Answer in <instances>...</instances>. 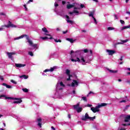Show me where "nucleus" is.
<instances>
[{
  "mask_svg": "<svg viewBox=\"0 0 130 130\" xmlns=\"http://www.w3.org/2000/svg\"><path fill=\"white\" fill-rule=\"evenodd\" d=\"M89 17H92V18H94V15H93V12L90 13L89 14Z\"/></svg>",
  "mask_w": 130,
  "mask_h": 130,
  "instance_id": "nucleus-33",
  "label": "nucleus"
},
{
  "mask_svg": "<svg viewBox=\"0 0 130 130\" xmlns=\"http://www.w3.org/2000/svg\"><path fill=\"white\" fill-rule=\"evenodd\" d=\"M127 83H128V84H130V80H127Z\"/></svg>",
  "mask_w": 130,
  "mask_h": 130,
  "instance_id": "nucleus-63",
  "label": "nucleus"
},
{
  "mask_svg": "<svg viewBox=\"0 0 130 130\" xmlns=\"http://www.w3.org/2000/svg\"><path fill=\"white\" fill-rule=\"evenodd\" d=\"M84 101V102H87L88 100H87V98L86 96H83L82 98L81 101Z\"/></svg>",
  "mask_w": 130,
  "mask_h": 130,
  "instance_id": "nucleus-25",
  "label": "nucleus"
},
{
  "mask_svg": "<svg viewBox=\"0 0 130 130\" xmlns=\"http://www.w3.org/2000/svg\"><path fill=\"white\" fill-rule=\"evenodd\" d=\"M11 83H13V84H15V85L17 84V82L15 81L14 80H11Z\"/></svg>",
  "mask_w": 130,
  "mask_h": 130,
  "instance_id": "nucleus-38",
  "label": "nucleus"
},
{
  "mask_svg": "<svg viewBox=\"0 0 130 130\" xmlns=\"http://www.w3.org/2000/svg\"><path fill=\"white\" fill-rule=\"evenodd\" d=\"M78 86L79 85V82L77 81L76 80H73V82L71 83L72 87H75V85Z\"/></svg>",
  "mask_w": 130,
  "mask_h": 130,
  "instance_id": "nucleus-9",
  "label": "nucleus"
},
{
  "mask_svg": "<svg viewBox=\"0 0 130 130\" xmlns=\"http://www.w3.org/2000/svg\"><path fill=\"white\" fill-rule=\"evenodd\" d=\"M66 73V74L67 75V76H72V75L70 74L71 73V71H70V70L67 69Z\"/></svg>",
  "mask_w": 130,
  "mask_h": 130,
  "instance_id": "nucleus-23",
  "label": "nucleus"
},
{
  "mask_svg": "<svg viewBox=\"0 0 130 130\" xmlns=\"http://www.w3.org/2000/svg\"><path fill=\"white\" fill-rule=\"evenodd\" d=\"M69 78L67 79V81H71V77H73V75H69Z\"/></svg>",
  "mask_w": 130,
  "mask_h": 130,
  "instance_id": "nucleus-32",
  "label": "nucleus"
},
{
  "mask_svg": "<svg viewBox=\"0 0 130 130\" xmlns=\"http://www.w3.org/2000/svg\"><path fill=\"white\" fill-rule=\"evenodd\" d=\"M93 20L94 21V23L95 24H97V20H96V18H95V17H93Z\"/></svg>",
  "mask_w": 130,
  "mask_h": 130,
  "instance_id": "nucleus-49",
  "label": "nucleus"
},
{
  "mask_svg": "<svg viewBox=\"0 0 130 130\" xmlns=\"http://www.w3.org/2000/svg\"><path fill=\"white\" fill-rule=\"evenodd\" d=\"M22 90L23 91V92H24L25 93H28V92L29 91V90H28V89L27 88H23Z\"/></svg>",
  "mask_w": 130,
  "mask_h": 130,
  "instance_id": "nucleus-27",
  "label": "nucleus"
},
{
  "mask_svg": "<svg viewBox=\"0 0 130 130\" xmlns=\"http://www.w3.org/2000/svg\"><path fill=\"white\" fill-rule=\"evenodd\" d=\"M29 55H30V56H34V54H33V52L29 51L28 52Z\"/></svg>",
  "mask_w": 130,
  "mask_h": 130,
  "instance_id": "nucleus-31",
  "label": "nucleus"
},
{
  "mask_svg": "<svg viewBox=\"0 0 130 130\" xmlns=\"http://www.w3.org/2000/svg\"><path fill=\"white\" fill-rule=\"evenodd\" d=\"M69 30H67L66 31H63L62 33L63 34H67V32H68Z\"/></svg>",
  "mask_w": 130,
  "mask_h": 130,
  "instance_id": "nucleus-51",
  "label": "nucleus"
},
{
  "mask_svg": "<svg viewBox=\"0 0 130 130\" xmlns=\"http://www.w3.org/2000/svg\"><path fill=\"white\" fill-rule=\"evenodd\" d=\"M6 88H7L8 89H11L12 88V86L7 85Z\"/></svg>",
  "mask_w": 130,
  "mask_h": 130,
  "instance_id": "nucleus-42",
  "label": "nucleus"
},
{
  "mask_svg": "<svg viewBox=\"0 0 130 130\" xmlns=\"http://www.w3.org/2000/svg\"><path fill=\"white\" fill-rule=\"evenodd\" d=\"M67 23H70V24H73V23H74V21H73L72 20L67 19Z\"/></svg>",
  "mask_w": 130,
  "mask_h": 130,
  "instance_id": "nucleus-30",
  "label": "nucleus"
},
{
  "mask_svg": "<svg viewBox=\"0 0 130 130\" xmlns=\"http://www.w3.org/2000/svg\"><path fill=\"white\" fill-rule=\"evenodd\" d=\"M54 40L55 42H56V43H57V42H61V40H57L56 39H54Z\"/></svg>",
  "mask_w": 130,
  "mask_h": 130,
  "instance_id": "nucleus-37",
  "label": "nucleus"
},
{
  "mask_svg": "<svg viewBox=\"0 0 130 130\" xmlns=\"http://www.w3.org/2000/svg\"><path fill=\"white\" fill-rule=\"evenodd\" d=\"M74 52L73 50H71L70 54H72V53H74Z\"/></svg>",
  "mask_w": 130,
  "mask_h": 130,
  "instance_id": "nucleus-61",
  "label": "nucleus"
},
{
  "mask_svg": "<svg viewBox=\"0 0 130 130\" xmlns=\"http://www.w3.org/2000/svg\"><path fill=\"white\" fill-rule=\"evenodd\" d=\"M114 17L115 18V20H117V19H118V18H117V15H116V14H114Z\"/></svg>",
  "mask_w": 130,
  "mask_h": 130,
  "instance_id": "nucleus-44",
  "label": "nucleus"
},
{
  "mask_svg": "<svg viewBox=\"0 0 130 130\" xmlns=\"http://www.w3.org/2000/svg\"><path fill=\"white\" fill-rule=\"evenodd\" d=\"M107 105V104L106 103H102L101 104L98 105L99 107L101 108V107H103L104 106H106Z\"/></svg>",
  "mask_w": 130,
  "mask_h": 130,
  "instance_id": "nucleus-19",
  "label": "nucleus"
},
{
  "mask_svg": "<svg viewBox=\"0 0 130 130\" xmlns=\"http://www.w3.org/2000/svg\"><path fill=\"white\" fill-rule=\"evenodd\" d=\"M60 85L61 86V87H65L66 85H64V84H63V82H60Z\"/></svg>",
  "mask_w": 130,
  "mask_h": 130,
  "instance_id": "nucleus-34",
  "label": "nucleus"
},
{
  "mask_svg": "<svg viewBox=\"0 0 130 130\" xmlns=\"http://www.w3.org/2000/svg\"><path fill=\"white\" fill-rule=\"evenodd\" d=\"M79 106H80V102H78L76 105H73L74 109H76V111L78 113H80V112L83 111V108L79 107Z\"/></svg>",
  "mask_w": 130,
  "mask_h": 130,
  "instance_id": "nucleus-2",
  "label": "nucleus"
},
{
  "mask_svg": "<svg viewBox=\"0 0 130 130\" xmlns=\"http://www.w3.org/2000/svg\"><path fill=\"white\" fill-rule=\"evenodd\" d=\"M81 32H84V33H86V32H87V31H86L85 30H82Z\"/></svg>",
  "mask_w": 130,
  "mask_h": 130,
  "instance_id": "nucleus-62",
  "label": "nucleus"
},
{
  "mask_svg": "<svg viewBox=\"0 0 130 130\" xmlns=\"http://www.w3.org/2000/svg\"><path fill=\"white\" fill-rule=\"evenodd\" d=\"M15 67L16 68H23L26 67V64L15 63Z\"/></svg>",
  "mask_w": 130,
  "mask_h": 130,
  "instance_id": "nucleus-13",
  "label": "nucleus"
},
{
  "mask_svg": "<svg viewBox=\"0 0 130 130\" xmlns=\"http://www.w3.org/2000/svg\"><path fill=\"white\" fill-rule=\"evenodd\" d=\"M122 125L123 126H127V125H130V123H127V124H126V123L122 124Z\"/></svg>",
  "mask_w": 130,
  "mask_h": 130,
  "instance_id": "nucleus-40",
  "label": "nucleus"
},
{
  "mask_svg": "<svg viewBox=\"0 0 130 130\" xmlns=\"http://www.w3.org/2000/svg\"><path fill=\"white\" fill-rule=\"evenodd\" d=\"M0 80H2V81H4V77H3V76H0Z\"/></svg>",
  "mask_w": 130,
  "mask_h": 130,
  "instance_id": "nucleus-54",
  "label": "nucleus"
},
{
  "mask_svg": "<svg viewBox=\"0 0 130 130\" xmlns=\"http://www.w3.org/2000/svg\"><path fill=\"white\" fill-rule=\"evenodd\" d=\"M7 54L8 57L9 58H10V59H13V55H15V54H16V53L15 52H8L7 53Z\"/></svg>",
  "mask_w": 130,
  "mask_h": 130,
  "instance_id": "nucleus-7",
  "label": "nucleus"
},
{
  "mask_svg": "<svg viewBox=\"0 0 130 130\" xmlns=\"http://www.w3.org/2000/svg\"><path fill=\"white\" fill-rule=\"evenodd\" d=\"M83 51L84 53H87V52H88L89 50L87 49H85L83 50Z\"/></svg>",
  "mask_w": 130,
  "mask_h": 130,
  "instance_id": "nucleus-36",
  "label": "nucleus"
},
{
  "mask_svg": "<svg viewBox=\"0 0 130 130\" xmlns=\"http://www.w3.org/2000/svg\"><path fill=\"white\" fill-rule=\"evenodd\" d=\"M108 70L109 71V72H110V73H112L113 74H115L116 73H117V70H111L110 69H108Z\"/></svg>",
  "mask_w": 130,
  "mask_h": 130,
  "instance_id": "nucleus-24",
  "label": "nucleus"
},
{
  "mask_svg": "<svg viewBox=\"0 0 130 130\" xmlns=\"http://www.w3.org/2000/svg\"><path fill=\"white\" fill-rule=\"evenodd\" d=\"M87 107H92V105L87 104Z\"/></svg>",
  "mask_w": 130,
  "mask_h": 130,
  "instance_id": "nucleus-56",
  "label": "nucleus"
},
{
  "mask_svg": "<svg viewBox=\"0 0 130 130\" xmlns=\"http://www.w3.org/2000/svg\"><path fill=\"white\" fill-rule=\"evenodd\" d=\"M74 13L75 14H79V11H77V10H74L73 11V12H69V14L70 15H73V14H74Z\"/></svg>",
  "mask_w": 130,
  "mask_h": 130,
  "instance_id": "nucleus-21",
  "label": "nucleus"
},
{
  "mask_svg": "<svg viewBox=\"0 0 130 130\" xmlns=\"http://www.w3.org/2000/svg\"><path fill=\"white\" fill-rule=\"evenodd\" d=\"M125 102H126V101L124 100H122V101H120V103H125Z\"/></svg>",
  "mask_w": 130,
  "mask_h": 130,
  "instance_id": "nucleus-43",
  "label": "nucleus"
},
{
  "mask_svg": "<svg viewBox=\"0 0 130 130\" xmlns=\"http://www.w3.org/2000/svg\"><path fill=\"white\" fill-rule=\"evenodd\" d=\"M71 61H75V62H77L78 61V62H81V60L80 59V58L77 57L76 59H75L74 58L71 59Z\"/></svg>",
  "mask_w": 130,
  "mask_h": 130,
  "instance_id": "nucleus-16",
  "label": "nucleus"
},
{
  "mask_svg": "<svg viewBox=\"0 0 130 130\" xmlns=\"http://www.w3.org/2000/svg\"><path fill=\"white\" fill-rule=\"evenodd\" d=\"M2 85H3V86H5V87H7L8 84H7L6 83H3Z\"/></svg>",
  "mask_w": 130,
  "mask_h": 130,
  "instance_id": "nucleus-57",
  "label": "nucleus"
},
{
  "mask_svg": "<svg viewBox=\"0 0 130 130\" xmlns=\"http://www.w3.org/2000/svg\"><path fill=\"white\" fill-rule=\"evenodd\" d=\"M25 37H26V40H27V42H28L30 46H32V47H35V48H37V46H38V45L33 44V42L30 40V37L28 36V35H27V36H25Z\"/></svg>",
  "mask_w": 130,
  "mask_h": 130,
  "instance_id": "nucleus-3",
  "label": "nucleus"
},
{
  "mask_svg": "<svg viewBox=\"0 0 130 130\" xmlns=\"http://www.w3.org/2000/svg\"><path fill=\"white\" fill-rule=\"evenodd\" d=\"M42 30L43 32H45V33H48V30H47L46 27L43 28Z\"/></svg>",
  "mask_w": 130,
  "mask_h": 130,
  "instance_id": "nucleus-26",
  "label": "nucleus"
},
{
  "mask_svg": "<svg viewBox=\"0 0 130 130\" xmlns=\"http://www.w3.org/2000/svg\"><path fill=\"white\" fill-rule=\"evenodd\" d=\"M23 7H24V8L25 9V11H28V8H27V7H26V5L24 4L23 5Z\"/></svg>",
  "mask_w": 130,
  "mask_h": 130,
  "instance_id": "nucleus-45",
  "label": "nucleus"
},
{
  "mask_svg": "<svg viewBox=\"0 0 130 130\" xmlns=\"http://www.w3.org/2000/svg\"><path fill=\"white\" fill-rule=\"evenodd\" d=\"M66 40H67V41H69V42L71 43L72 44L74 43V42L76 41V40H74L72 38H67Z\"/></svg>",
  "mask_w": 130,
  "mask_h": 130,
  "instance_id": "nucleus-18",
  "label": "nucleus"
},
{
  "mask_svg": "<svg viewBox=\"0 0 130 130\" xmlns=\"http://www.w3.org/2000/svg\"><path fill=\"white\" fill-rule=\"evenodd\" d=\"M66 18L68 19V20H70V16L68 15H66Z\"/></svg>",
  "mask_w": 130,
  "mask_h": 130,
  "instance_id": "nucleus-55",
  "label": "nucleus"
},
{
  "mask_svg": "<svg viewBox=\"0 0 130 130\" xmlns=\"http://www.w3.org/2000/svg\"><path fill=\"white\" fill-rule=\"evenodd\" d=\"M26 36H27V35H23L19 37L15 38L14 39V40H18V39H21L22 38H24V37H26Z\"/></svg>",
  "mask_w": 130,
  "mask_h": 130,
  "instance_id": "nucleus-15",
  "label": "nucleus"
},
{
  "mask_svg": "<svg viewBox=\"0 0 130 130\" xmlns=\"http://www.w3.org/2000/svg\"><path fill=\"white\" fill-rule=\"evenodd\" d=\"M37 121H38L39 122L41 123L42 121V119H41V118H38L37 119Z\"/></svg>",
  "mask_w": 130,
  "mask_h": 130,
  "instance_id": "nucleus-35",
  "label": "nucleus"
},
{
  "mask_svg": "<svg viewBox=\"0 0 130 130\" xmlns=\"http://www.w3.org/2000/svg\"><path fill=\"white\" fill-rule=\"evenodd\" d=\"M80 8L78 7H74V10L76 11V10H79Z\"/></svg>",
  "mask_w": 130,
  "mask_h": 130,
  "instance_id": "nucleus-58",
  "label": "nucleus"
},
{
  "mask_svg": "<svg viewBox=\"0 0 130 130\" xmlns=\"http://www.w3.org/2000/svg\"><path fill=\"white\" fill-rule=\"evenodd\" d=\"M119 130H125V128H121V129H120Z\"/></svg>",
  "mask_w": 130,
  "mask_h": 130,
  "instance_id": "nucleus-64",
  "label": "nucleus"
},
{
  "mask_svg": "<svg viewBox=\"0 0 130 130\" xmlns=\"http://www.w3.org/2000/svg\"><path fill=\"white\" fill-rule=\"evenodd\" d=\"M127 41H128V40H121V42H118L117 44H115L114 45V47H116V45H118V44H123V43H126V42H127Z\"/></svg>",
  "mask_w": 130,
  "mask_h": 130,
  "instance_id": "nucleus-10",
  "label": "nucleus"
},
{
  "mask_svg": "<svg viewBox=\"0 0 130 130\" xmlns=\"http://www.w3.org/2000/svg\"><path fill=\"white\" fill-rule=\"evenodd\" d=\"M120 22L121 24H124V23H125L124 21H123L122 20H120Z\"/></svg>",
  "mask_w": 130,
  "mask_h": 130,
  "instance_id": "nucleus-46",
  "label": "nucleus"
},
{
  "mask_svg": "<svg viewBox=\"0 0 130 130\" xmlns=\"http://www.w3.org/2000/svg\"><path fill=\"white\" fill-rule=\"evenodd\" d=\"M6 99H7L8 100H17L13 102L14 104H19L20 103H22V102H23V101L21 99L17 98L9 97L6 98Z\"/></svg>",
  "mask_w": 130,
  "mask_h": 130,
  "instance_id": "nucleus-1",
  "label": "nucleus"
},
{
  "mask_svg": "<svg viewBox=\"0 0 130 130\" xmlns=\"http://www.w3.org/2000/svg\"><path fill=\"white\" fill-rule=\"evenodd\" d=\"M123 58V56H121L120 58L119 59L120 60L122 61Z\"/></svg>",
  "mask_w": 130,
  "mask_h": 130,
  "instance_id": "nucleus-59",
  "label": "nucleus"
},
{
  "mask_svg": "<svg viewBox=\"0 0 130 130\" xmlns=\"http://www.w3.org/2000/svg\"><path fill=\"white\" fill-rule=\"evenodd\" d=\"M80 7L81 8V9H83V8H85V5H84L83 4H81Z\"/></svg>",
  "mask_w": 130,
  "mask_h": 130,
  "instance_id": "nucleus-47",
  "label": "nucleus"
},
{
  "mask_svg": "<svg viewBox=\"0 0 130 130\" xmlns=\"http://www.w3.org/2000/svg\"><path fill=\"white\" fill-rule=\"evenodd\" d=\"M72 8H75V3H73V4H68L67 5V8L68 10H70L72 9Z\"/></svg>",
  "mask_w": 130,
  "mask_h": 130,
  "instance_id": "nucleus-11",
  "label": "nucleus"
},
{
  "mask_svg": "<svg viewBox=\"0 0 130 130\" xmlns=\"http://www.w3.org/2000/svg\"><path fill=\"white\" fill-rule=\"evenodd\" d=\"M65 4H67V2L66 1H62V5H64Z\"/></svg>",
  "mask_w": 130,
  "mask_h": 130,
  "instance_id": "nucleus-53",
  "label": "nucleus"
},
{
  "mask_svg": "<svg viewBox=\"0 0 130 130\" xmlns=\"http://www.w3.org/2000/svg\"><path fill=\"white\" fill-rule=\"evenodd\" d=\"M2 97H4L5 99H8L7 98H9V97H7L6 95H0V98H2Z\"/></svg>",
  "mask_w": 130,
  "mask_h": 130,
  "instance_id": "nucleus-29",
  "label": "nucleus"
},
{
  "mask_svg": "<svg viewBox=\"0 0 130 130\" xmlns=\"http://www.w3.org/2000/svg\"><path fill=\"white\" fill-rule=\"evenodd\" d=\"M1 16H6V14L3 12L0 13Z\"/></svg>",
  "mask_w": 130,
  "mask_h": 130,
  "instance_id": "nucleus-52",
  "label": "nucleus"
},
{
  "mask_svg": "<svg viewBox=\"0 0 130 130\" xmlns=\"http://www.w3.org/2000/svg\"><path fill=\"white\" fill-rule=\"evenodd\" d=\"M54 6H55L56 8H57V7L58 6V4L57 3H54Z\"/></svg>",
  "mask_w": 130,
  "mask_h": 130,
  "instance_id": "nucleus-50",
  "label": "nucleus"
},
{
  "mask_svg": "<svg viewBox=\"0 0 130 130\" xmlns=\"http://www.w3.org/2000/svg\"><path fill=\"white\" fill-rule=\"evenodd\" d=\"M45 35H46V36H50V38H48L47 37H42L41 38L42 39H43V40H46V39H50V40L53 39V38L51 37V35L47 34H45Z\"/></svg>",
  "mask_w": 130,
  "mask_h": 130,
  "instance_id": "nucleus-8",
  "label": "nucleus"
},
{
  "mask_svg": "<svg viewBox=\"0 0 130 130\" xmlns=\"http://www.w3.org/2000/svg\"><path fill=\"white\" fill-rule=\"evenodd\" d=\"M51 128H52V129H53V130H55V128H54V127H53V126H51Z\"/></svg>",
  "mask_w": 130,
  "mask_h": 130,
  "instance_id": "nucleus-60",
  "label": "nucleus"
},
{
  "mask_svg": "<svg viewBox=\"0 0 130 130\" xmlns=\"http://www.w3.org/2000/svg\"><path fill=\"white\" fill-rule=\"evenodd\" d=\"M19 78H20L21 79H22V78H23L24 79H25V80H26L28 78V76L23 75L19 76Z\"/></svg>",
  "mask_w": 130,
  "mask_h": 130,
  "instance_id": "nucleus-20",
  "label": "nucleus"
},
{
  "mask_svg": "<svg viewBox=\"0 0 130 130\" xmlns=\"http://www.w3.org/2000/svg\"><path fill=\"white\" fill-rule=\"evenodd\" d=\"M108 30H109V31H111V30H114V28H113V27H108Z\"/></svg>",
  "mask_w": 130,
  "mask_h": 130,
  "instance_id": "nucleus-28",
  "label": "nucleus"
},
{
  "mask_svg": "<svg viewBox=\"0 0 130 130\" xmlns=\"http://www.w3.org/2000/svg\"><path fill=\"white\" fill-rule=\"evenodd\" d=\"M129 107V105H127L125 107V110H127V109Z\"/></svg>",
  "mask_w": 130,
  "mask_h": 130,
  "instance_id": "nucleus-48",
  "label": "nucleus"
},
{
  "mask_svg": "<svg viewBox=\"0 0 130 130\" xmlns=\"http://www.w3.org/2000/svg\"><path fill=\"white\" fill-rule=\"evenodd\" d=\"M99 108H100L99 107V106H96L95 108L94 107H91L90 108L91 110L92 111V112H93V113H96V112H99L100 110Z\"/></svg>",
  "mask_w": 130,
  "mask_h": 130,
  "instance_id": "nucleus-6",
  "label": "nucleus"
},
{
  "mask_svg": "<svg viewBox=\"0 0 130 130\" xmlns=\"http://www.w3.org/2000/svg\"><path fill=\"white\" fill-rule=\"evenodd\" d=\"M2 27H6V28H10V27H11V28H17V25L12 23V22H11V21H9L8 25H3Z\"/></svg>",
  "mask_w": 130,
  "mask_h": 130,
  "instance_id": "nucleus-5",
  "label": "nucleus"
},
{
  "mask_svg": "<svg viewBox=\"0 0 130 130\" xmlns=\"http://www.w3.org/2000/svg\"><path fill=\"white\" fill-rule=\"evenodd\" d=\"M81 60L82 61H83V62H85V61H86V60H85V59H84V57H81Z\"/></svg>",
  "mask_w": 130,
  "mask_h": 130,
  "instance_id": "nucleus-39",
  "label": "nucleus"
},
{
  "mask_svg": "<svg viewBox=\"0 0 130 130\" xmlns=\"http://www.w3.org/2000/svg\"><path fill=\"white\" fill-rule=\"evenodd\" d=\"M130 120V115H127L125 117L124 119L125 122H128Z\"/></svg>",
  "mask_w": 130,
  "mask_h": 130,
  "instance_id": "nucleus-14",
  "label": "nucleus"
},
{
  "mask_svg": "<svg viewBox=\"0 0 130 130\" xmlns=\"http://www.w3.org/2000/svg\"><path fill=\"white\" fill-rule=\"evenodd\" d=\"M107 52L109 53V55H113L115 53V51L112 50H107Z\"/></svg>",
  "mask_w": 130,
  "mask_h": 130,
  "instance_id": "nucleus-12",
  "label": "nucleus"
},
{
  "mask_svg": "<svg viewBox=\"0 0 130 130\" xmlns=\"http://www.w3.org/2000/svg\"><path fill=\"white\" fill-rule=\"evenodd\" d=\"M54 68H51L50 69H46L44 71V73H47V72H53L54 71Z\"/></svg>",
  "mask_w": 130,
  "mask_h": 130,
  "instance_id": "nucleus-17",
  "label": "nucleus"
},
{
  "mask_svg": "<svg viewBox=\"0 0 130 130\" xmlns=\"http://www.w3.org/2000/svg\"><path fill=\"white\" fill-rule=\"evenodd\" d=\"M130 28V25L127 26H124L123 27H122L121 30H124L125 29H128Z\"/></svg>",
  "mask_w": 130,
  "mask_h": 130,
  "instance_id": "nucleus-22",
  "label": "nucleus"
},
{
  "mask_svg": "<svg viewBox=\"0 0 130 130\" xmlns=\"http://www.w3.org/2000/svg\"><path fill=\"white\" fill-rule=\"evenodd\" d=\"M38 125L40 126V127H42V124H41L40 122H38Z\"/></svg>",
  "mask_w": 130,
  "mask_h": 130,
  "instance_id": "nucleus-41",
  "label": "nucleus"
},
{
  "mask_svg": "<svg viewBox=\"0 0 130 130\" xmlns=\"http://www.w3.org/2000/svg\"><path fill=\"white\" fill-rule=\"evenodd\" d=\"M81 119L84 121H86L87 119H89V120H94L93 117L89 116L88 113H86L85 116H82Z\"/></svg>",
  "mask_w": 130,
  "mask_h": 130,
  "instance_id": "nucleus-4",
  "label": "nucleus"
}]
</instances>
